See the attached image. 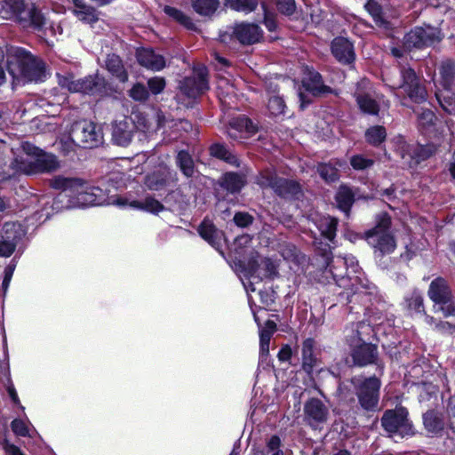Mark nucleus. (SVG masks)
<instances>
[{"label":"nucleus","instance_id":"f8f14e48","mask_svg":"<svg viewBox=\"0 0 455 455\" xmlns=\"http://www.w3.org/2000/svg\"><path fill=\"white\" fill-rule=\"evenodd\" d=\"M205 67H199L194 70L192 76L185 78L180 84V94L178 97H187L195 100L208 89Z\"/></svg>","mask_w":455,"mask_h":455},{"label":"nucleus","instance_id":"bf43d9fd","mask_svg":"<svg viewBox=\"0 0 455 455\" xmlns=\"http://www.w3.org/2000/svg\"><path fill=\"white\" fill-rule=\"evenodd\" d=\"M261 8L264 13V24L269 31H274L276 28L275 15L267 11L266 5L262 4Z\"/></svg>","mask_w":455,"mask_h":455},{"label":"nucleus","instance_id":"b1692460","mask_svg":"<svg viewBox=\"0 0 455 455\" xmlns=\"http://www.w3.org/2000/svg\"><path fill=\"white\" fill-rule=\"evenodd\" d=\"M315 340L312 339H307L302 343V368L307 373H311L319 363V359L315 349Z\"/></svg>","mask_w":455,"mask_h":455},{"label":"nucleus","instance_id":"9d476101","mask_svg":"<svg viewBox=\"0 0 455 455\" xmlns=\"http://www.w3.org/2000/svg\"><path fill=\"white\" fill-rule=\"evenodd\" d=\"M59 84L71 92L94 94L102 91L105 87V81L98 75L76 80L73 76H60Z\"/></svg>","mask_w":455,"mask_h":455},{"label":"nucleus","instance_id":"39448f33","mask_svg":"<svg viewBox=\"0 0 455 455\" xmlns=\"http://www.w3.org/2000/svg\"><path fill=\"white\" fill-rule=\"evenodd\" d=\"M391 219L384 213L378 217L376 226L365 233L367 243L374 249L375 252L381 255L392 253L396 242L390 232Z\"/></svg>","mask_w":455,"mask_h":455},{"label":"nucleus","instance_id":"f03ea898","mask_svg":"<svg viewBox=\"0 0 455 455\" xmlns=\"http://www.w3.org/2000/svg\"><path fill=\"white\" fill-rule=\"evenodd\" d=\"M7 70L14 84L39 82L44 79V64L28 51L12 46L7 50Z\"/></svg>","mask_w":455,"mask_h":455},{"label":"nucleus","instance_id":"423d86ee","mask_svg":"<svg viewBox=\"0 0 455 455\" xmlns=\"http://www.w3.org/2000/svg\"><path fill=\"white\" fill-rule=\"evenodd\" d=\"M352 384L355 388L361 407L366 411H374L378 407L379 398L380 380L376 377H354Z\"/></svg>","mask_w":455,"mask_h":455},{"label":"nucleus","instance_id":"a18cd8bd","mask_svg":"<svg viewBox=\"0 0 455 455\" xmlns=\"http://www.w3.org/2000/svg\"><path fill=\"white\" fill-rule=\"evenodd\" d=\"M267 108L271 115L276 116L284 112L285 104L281 97L274 95L268 100Z\"/></svg>","mask_w":455,"mask_h":455},{"label":"nucleus","instance_id":"20e7f679","mask_svg":"<svg viewBox=\"0 0 455 455\" xmlns=\"http://www.w3.org/2000/svg\"><path fill=\"white\" fill-rule=\"evenodd\" d=\"M0 15L13 20L23 28H40L44 23L43 14L34 5H27L23 0H4Z\"/></svg>","mask_w":455,"mask_h":455},{"label":"nucleus","instance_id":"4be33fe9","mask_svg":"<svg viewBox=\"0 0 455 455\" xmlns=\"http://www.w3.org/2000/svg\"><path fill=\"white\" fill-rule=\"evenodd\" d=\"M331 52L340 62L350 63L355 60L353 44L345 37L339 36L331 43Z\"/></svg>","mask_w":455,"mask_h":455},{"label":"nucleus","instance_id":"a211bd4d","mask_svg":"<svg viewBox=\"0 0 455 455\" xmlns=\"http://www.w3.org/2000/svg\"><path fill=\"white\" fill-rule=\"evenodd\" d=\"M305 419L313 427L325 423L329 417L328 407L319 399L312 398L304 405Z\"/></svg>","mask_w":455,"mask_h":455},{"label":"nucleus","instance_id":"4d7b16f0","mask_svg":"<svg viewBox=\"0 0 455 455\" xmlns=\"http://www.w3.org/2000/svg\"><path fill=\"white\" fill-rule=\"evenodd\" d=\"M12 430L17 435L20 436H26L28 435V426L26 421L15 419L12 421L11 424Z\"/></svg>","mask_w":455,"mask_h":455},{"label":"nucleus","instance_id":"f3484780","mask_svg":"<svg viewBox=\"0 0 455 455\" xmlns=\"http://www.w3.org/2000/svg\"><path fill=\"white\" fill-rule=\"evenodd\" d=\"M349 345L352 348V356L355 363L365 365L373 362L376 355V347L370 343L363 342L358 337V331L349 340Z\"/></svg>","mask_w":455,"mask_h":455},{"label":"nucleus","instance_id":"393cba45","mask_svg":"<svg viewBox=\"0 0 455 455\" xmlns=\"http://www.w3.org/2000/svg\"><path fill=\"white\" fill-rule=\"evenodd\" d=\"M198 232L203 239L219 250L223 233L217 229L212 221L204 220L199 226Z\"/></svg>","mask_w":455,"mask_h":455},{"label":"nucleus","instance_id":"473e14b6","mask_svg":"<svg viewBox=\"0 0 455 455\" xmlns=\"http://www.w3.org/2000/svg\"><path fill=\"white\" fill-rule=\"evenodd\" d=\"M452 91L453 89L443 88L435 92L436 99L443 109L451 115L455 114V100Z\"/></svg>","mask_w":455,"mask_h":455},{"label":"nucleus","instance_id":"f704fd0d","mask_svg":"<svg viewBox=\"0 0 455 455\" xmlns=\"http://www.w3.org/2000/svg\"><path fill=\"white\" fill-rule=\"evenodd\" d=\"M244 184L245 180L242 175L228 172L223 177L222 186L231 193L239 192Z\"/></svg>","mask_w":455,"mask_h":455},{"label":"nucleus","instance_id":"9b49d317","mask_svg":"<svg viewBox=\"0 0 455 455\" xmlns=\"http://www.w3.org/2000/svg\"><path fill=\"white\" fill-rule=\"evenodd\" d=\"M442 36L440 30L427 26L426 28H415L404 36V46L407 49L413 47L420 48L423 46L433 45L441 41Z\"/></svg>","mask_w":455,"mask_h":455},{"label":"nucleus","instance_id":"2f4dec72","mask_svg":"<svg viewBox=\"0 0 455 455\" xmlns=\"http://www.w3.org/2000/svg\"><path fill=\"white\" fill-rule=\"evenodd\" d=\"M316 226L321 232L322 235L329 241H332L336 235L337 220L330 216H323L320 218Z\"/></svg>","mask_w":455,"mask_h":455},{"label":"nucleus","instance_id":"5701e85b","mask_svg":"<svg viewBox=\"0 0 455 455\" xmlns=\"http://www.w3.org/2000/svg\"><path fill=\"white\" fill-rule=\"evenodd\" d=\"M137 59L141 66L155 71L163 69L166 65L164 58L151 49L142 48L138 50Z\"/></svg>","mask_w":455,"mask_h":455},{"label":"nucleus","instance_id":"f257e3e1","mask_svg":"<svg viewBox=\"0 0 455 455\" xmlns=\"http://www.w3.org/2000/svg\"><path fill=\"white\" fill-rule=\"evenodd\" d=\"M51 186L55 189L69 192V196L75 200L74 204L79 207L102 204L120 207L127 204L125 198L117 196H108L102 188L91 187L77 178L56 176L51 180Z\"/></svg>","mask_w":455,"mask_h":455},{"label":"nucleus","instance_id":"8fccbe9b","mask_svg":"<svg viewBox=\"0 0 455 455\" xmlns=\"http://www.w3.org/2000/svg\"><path fill=\"white\" fill-rule=\"evenodd\" d=\"M129 94L134 100L138 101L146 100L149 96L148 91L142 84H134Z\"/></svg>","mask_w":455,"mask_h":455},{"label":"nucleus","instance_id":"cd10ccee","mask_svg":"<svg viewBox=\"0 0 455 455\" xmlns=\"http://www.w3.org/2000/svg\"><path fill=\"white\" fill-rule=\"evenodd\" d=\"M74 4V14L82 21L86 23H93L98 20L96 10L86 4L84 0H71Z\"/></svg>","mask_w":455,"mask_h":455},{"label":"nucleus","instance_id":"72a5a7b5","mask_svg":"<svg viewBox=\"0 0 455 455\" xmlns=\"http://www.w3.org/2000/svg\"><path fill=\"white\" fill-rule=\"evenodd\" d=\"M250 268L253 273L258 271V268H262L264 273L263 275L265 277L274 278L277 275V266L274 261L270 259H263L260 263H258L257 260H252L250 262Z\"/></svg>","mask_w":455,"mask_h":455},{"label":"nucleus","instance_id":"c03bdc74","mask_svg":"<svg viewBox=\"0 0 455 455\" xmlns=\"http://www.w3.org/2000/svg\"><path fill=\"white\" fill-rule=\"evenodd\" d=\"M437 148L434 144L418 145L413 149V157L417 163H419L433 156Z\"/></svg>","mask_w":455,"mask_h":455},{"label":"nucleus","instance_id":"58836bf2","mask_svg":"<svg viewBox=\"0 0 455 455\" xmlns=\"http://www.w3.org/2000/svg\"><path fill=\"white\" fill-rule=\"evenodd\" d=\"M226 6L245 13L254 11L258 5L257 0H225Z\"/></svg>","mask_w":455,"mask_h":455},{"label":"nucleus","instance_id":"ddd939ff","mask_svg":"<svg viewBox=\"0 0 455 455\" xmlns=\"http://www.w3.org/2000/svg\"><path fill=\"white\" fill-rule=\"evenodd\" d=\"M429 298L436 304H439V310L444 316L455 315V307L450 304L451 291L447 283L443 278H436L430 283L428 289Z\"/></svg>","mask_w":455,"mask_h":455},{"label":"nucleus","instance_id":"de8ad7c7","mask_svg":"<svg viewBox=\"0 0 455 455\" xmlns=\"http://www.w3.org/2000/svg\"><path fill=\"white\" fill-rule=\"evenodd\" d=\"M365 9L372 16L377 24H382L384 22L382 17V10L379 4L372 0H370L369 2L366 3Z\"/></svg>","mask_w":455,"mask_h":455},{"label":"nucleus","instance_id":"6e6d98bb","mask_svg":"<svg viewBox=\"0 0 455 455\" xmlns=\"http://www.w3.org/2000/svg\"><path fill=\"white\" fill-rule=\"evenodd\" d=\"M165 80L160 76H155L148 81L149 90L154 94H158L163 92L165 87Z\"/></svg>","mask_w":455,"mask_h":455},{"label":"nucleus","instance_id":"13d9d810","mask_svg":"<svg viewBox=\"0 0 455 455\" xmlns=\"http://www.w3.org/2000/svg\"><path fill=\"white\" fill-rule=\"evenodd\" d=\"M419 123L422 127H427L434 124V120L435 119V114L429 109H422L420 113H419Z\"/></svg>","mask_w":455,"mask_h":455},{"label":"nucleus","instance_id":"1a4fd4ad","mask_svg":"<svg viewBox=\"0 0 455 455\" xmlns=\"http://www.w3.org/2000/svg\"><path fill=\"white\" fill-rule=\"evenodd\" d=\"M256 183L263 188H272L282 196H293L300 192V187L296 181L278 178L271 170L260 172L256 178Z\"/></svg>","mask_w":455,"mask_h":455},{"label":"nucleus","instance_id":"680f3d73","mask_svg":"<svg viewBox=\"0 0 455 455\" xmlns=\"http://www.w3.org/2000/svg\"><path fill=\"white\" fill-rule=\"evenodd\" d=\"M235 223L241 228H245L252 223V217L245 212H237L234 216Z\"/></svg>","mask_w":455,"mask_h":455},{"label":"nucleus","instance_id":"0eeeda50","mask_svg":"<svg viewBox=\"0 0 455 455\" xmlns=\"http://www.w3.org/2000/svg\"><path fill=\"white\" fill-rule=\"evenodd\" d=\"M381 425L391 437L403 438L413 435V428L408 419V411L403 407L387 410L381 418Z\"/></svg>","mask_w":455,"mask_h":455},{"label":"nucleus","instance_id":"ea45409f","mask_svg":"<svg viewBox=\"0 0 455 455\" xmlns=\"http://www.w3.org/2000/svg\"><path fill=\"white\" fill-rule=\"evenodd\" d=\"M387 132L383 126L376 125L369 128L365 132L366 140L371 145H379L386 139Z\"/></svg>","mask_w":455,"mask_h":455},{"label":"nucleus","instance_id":"7ed1b4c3","mask_svg":"<svg viewBox=\"0 0 455 455\" xmlns=\"http://www.w3.org/2000/svg\"><path fill=\"white\" fill-rule=\"evenodd\" d=\"M23 149L28 156L26 157H17L12 164L16 172L25 174L50 172L59 167L57 159L53 155L44 153L28 143L23 145Z\"/></svg>","mask_w":455,"mask_h":455},{"label":"nucleus","instance_id":"a19ab883","mask_svg":"<svg viewBox=\"0 0 455 455\" xmlns=\"http://www.w3.org/2000/svg\"><path fill=\"white\" fill-rule=\"evenodd\" d=\"M423 421L426 428L432 433L438 432L443 427L442 419L433 411H427L424 414Z\"/></svg>","mask_w":455,"mask_h":455},{"label":"nucleus","instance_id":"412c9836","mask_svg":"<svg viewBox=\"0 0 455 455\" xmlns=\"http://www.w3.org/2000/svg\"><path fill=\"white\" fill-rule=\"evenodd\" d=\"M232 34L243 44L258 43L262 37L260 28L252 23H239L232 28Z\"/></svg>","mask_w":455,"mask_h":455},{"label":"nucleus","instance_id":"774afa93","mask_svg":"<svg viewBox=\"0 0 455 455\" xmlns=\"http://www.w3.org/2000/svg\"><path fill=\"white\" fill-rule=\"evenodd\" d=\"M291 355H292V352H291V347L288 345H285L280 349L277 356L280 361L286 362L291 359Z\"/></svg>","mask_w":455,"mask_h":455},{"label":"nucleus","instance_id":"603ef678","mask_svg":"<svg viewBox=\"0 0 455 455\" xmlns=\"http://www.w3.org/2000/svg\"><path fill=\"white\" fill-rule=\"evenodd\" d=\"M350 164L355 170L362 171L371 167L373 164V161L363 156L356 155L351 157Z\"/></svg>","mask_w":455,"mask_h":455},{"label":"nucleus","instance_id":"49530a36","mask_svg":"<svg viewBox=\"0 0 455 455\" xmlns=\"http://www.w3.org/2000/svg\"><path fill=\"white\" fill-rule=\"evenodd\" d=\"M165 183L166 178L164 175L154 173L146 178V185L152 190H159Z\"/></svg>","mask_w":455,"mask_h":455},{"label":"nucleus","instance_id":"e433bc0d","mask_svg":"<svg viewBox=\"0 0 455 455\" xmlns=\"http://www.w3.org/2000/svg\"><path fill=\"white\" fill-rule=\"evenodd\" d=\"M211 155L225 160L227 163L232 164V165H239V162L237 157L233 155L230 151L228 150V148L221 145V144H214L210 148Z\"/></svg>","mask_w":455,"mask_h":455},{"label":"nucleus","instance_id":"3c124183","mask_svg":"<svg viewBox=\"0 0 455 455\" xmlns=\"http://www.w3.org/2000/svg\"><path fill=\"white\" fill-rule=\"evenodd\" d=\"M418 388L419 389V399L420 402L429 400L432 396H435L437 393V387L432 384L423 383Z\"/></svg>","mask_w":455,"mask_h":455},{"label":"nucleus","instance_id":"4468645a","mask_svg":"<svg viewBox=\"0 0 455 455\" xmlns=\"http://www.w3.org/2000/svg\"><path fill=\"white\" fill-rule=\"evenodd\" d=\"M355 97L362 112L368 115H378L379 111V106L377 101L378 97L371 92L368 80L363 79L358 84Z\"/></svg>","mask_w":455,"mask_h":455},{"label":"nucleus","instance_id":"dca6fc26","mask_svg":"<svg viewBox=\"0 0 455 455\" xmlns=\"http://www.w3.org/2000/svg\"><path fill=\"white\" fill-rule=\"evenodd\" d=\"M21 237L20 226L15 223H5L2 228L0 239V257H10Z\"/></svg>","mask_w":455,"mask_h":455},{"label":"nucleus","instance_id":"c85d7f7f","mask_svg":"<svg viewBox=\"0 0 455 455\" xmlns=\"http://www.w3.org/2000/svg\"><path fill=\"white\" fill-rule=\"evenodd\" d=\"M105 67L108 71L116 77L120 82H126L128 75L124 68L119 56L116 54H108L105 60Z\"/></svg>","mask_w":455,"mask_h":455},{"label":"nucleus","instance_id":"6e6552de","mask_svg":"<svg viewBox=\"0 0 455 455\" xmlns=\"http://www.w3.org/2000/svg\"><path fill=\"white\" fill-rule=\"evenodd\" d=\"M70 139L82 148H94L103 140L101 129L93 122L82 120L76 122L70 130Z\"/></svg>","mask_w":455,"mask_h":455},{"label":"nucleus","instance_id":"4c0bfd02","mask_svg":"<svg viewBox=\"0 0 455 455\" xmlns=\"http://www.w3.org/2000/svg\"><path fill=\"white\" fill-rule=\"evenodd\" d=\"M219 4V0H193L192 2L195 11L205 16L212 14L217 10Z\"/></svg>","mask_w":455,"mask_h":455},{"label":"nucleus","instance_id":"a878e982","mask_svg":"<svg viewBox=\"0 0 455 455\" xmlns=\"http://www.w3.org/2000/svg\"><path fill=\"white\" fill-rule=\"evenodd\" d=\"M121 197L127 200V204L124 207L141 210L153 214H158L164 210V204L152 196H147L143 201L132 200L126 196Z\"/></svg>","mask_w":455,"mask_h":455},{"label":"nucleus","instance_id":"e2e57ef3","mask_svg":"<svg viewBox=\"0 0 455 455\" xmlns=\"http://www.w3.org/2000/svg\"><path fill=\"white\" fill-rule=\"evenodd\" d=\"M15 267H16V264L12 262L4 268V280H3V283H2V287H3L4 292H6L7 289L10 285Z\"/></svg>","mask_w":455,"mask_h":455},{"label":"nucleus","instance_id":"79ce46f5","mask_svg":"<svg viewBox=\"0 0 455 455\" xmlns=\"http://www.w3.org/2000/svg\"><path fill=\"white\" fill-rule=\"evenodd\" d=\"M177 163L185 176L191 177L194 174V162L188 153L180 151L177 156Z\"/></svg>","mask_w":455,"mask_h":455},{"label":"nucleus","instance_id":"0e129e2a","mask_svg":"<svg viewBox=\"0 0 455 455\" xmlns=\"http://www.w3.org/2000/svg\"><path fill=\"white\" fill-rule=\"evenodd\" d=\"M408 305L416 311H421L423 307V299L421 295L419 292H413L411 299H408Z\"/></svg>","mask_w":455,"mask_h":455},{"label":"nucleus","instance_id":"864d4df0","mask_svg":"<svg viewBox=\"0 0 455 455\" xmlns=\"http://www.w3.org/2000/svg\"><path fill=\"white\" fill-rule=\"evenodd\" d=\"M278 11L284 15L291 16L296 11L295 0H276Z\"/></svg>","mask_w":455,"mask_h":455},{"label":"nucleus","instance_id":"2eb2a0df","mask_svg":"<svg viewBox=\"0 0 455 455\" xmlns=\"http://www.w3.org/2000/svg\"><path fill=\"white\" fill-rule=\"evenodd\" d=\"M403 84L401 88L407 93L409 98L415 102H421L427 100V91L420 85L419 78L411 68L402 70Z\"/></svg>","mask_w":455,"mask_h":455},{"label":"nucleus","instance_id":"338daca9","mask_svg":"<svg viewBox=\"0 0 455 455\" xmlns=\"http://www.w3.org/2000/svg\"><path fill=\"white\" fill-rule=\"evenodd\" d=\"M451 428L455 432V395L451 397L448 406Z\"/></svg>","mask_w":455,"mask_h":455},{"label":"nucleus","instance_id":"052dcab7","mask_svg":"<svg viewBox=\"0 0 455 455\" xmlns=\"http://www.w3.org/2000/svg\"><path fill=\"white\" fill-rule=\"evenodd\" d=\"M327 267H329V272L332 275V277L335 281V283L339 286L343 288H347L348 280L342 275V274H339L335 271L336 267L331 264L327 263Z\"/></svg>","mask_w":455,"mask_h":455},{"label":"nucleus","instance_id":"09e8293b","mask_svg":"<svg viewBox=\"0 0 455 455\" xmlns=\"http://www.w3.org/2000/svg\"><path fill=\"white\" fill-rule=\"evenodd\" d=\"M318 172L326 181H334L338 179L337 169L330 164H320Z\"/></svg>","mask_w":455,"mask_h":455},{"label":"nucleus","instance_id":"c9c22d12","mask_svg":"<svg viewBox=\"0 0 455 455\" xmlns=\"http://www.w3.org/2000/svg\"><path fill=\"white\" fill-rule=\"evenodd\" d=\"M336 201L340 210L347 212L354 202V194L347 187H340L337 195Z\"/></svg>","mask_w":455,"mask_h":455},{"label":"nucleus","instance_id":"69168bd1","mask_svg":"<svg viewBox=\"0 0 455 455\" xmlns=\"http://www.w3.org/2000/svg\"><path fill=\"white\" fill-rule=\"evenodd\" d=\"M335 263L337 264H343V265H346L347 267H351L352 268V272L355 273L356 272V267H357V263H356V260L353 257V256H346L344 258H337Z\"/></svg>","mask_w":455,"mask_h":455},{"label":"nucleus","instance_id":"5fc2aeb1","mask_svg":"<svg viewBox=\"0 0 455 455\" xmlns=\"http://www.w3.org/2000/svg\"><path fill=\"white\" fill-rule=\"evenodd\" d=\"M217 88L219 90V96L220 97L221 100H226L228 96L235 93L233 85L223 78L219 80Z\"/></svg>","mask_w":455,"mask_h":455},{"label":"nucleus","instance_id":"7c9ffc66","mask_svg":"<svg viewBox=\"0 0 455 455\" xmlns=\"http://www.w3.org/2000/svg\"><path fill=\"white\" fill-rule=\"evenodd\" d=\"M441 85L443 88L453 89L455 82V63L445 60L440 67Z\"/></svg>","mask_w":455,"mask_h":455},{"label":"nucleus","instance_id":"c756f323","mask_svg":"<svg viewBox=\"0 0 455 455\" xmlns=\"http://www.w3.org/2000/svg\"><path fill=\"white\" fill-rule=\"evenodd\" d=\"M276 324L273 321H267L266 326L259 332V355L260 358L267 357L269 353V343L273 333L275 331Z\"/></svg>","mask_w":455,"mask_h":455},{"label":"nucleus","instance_id":"37998d69","mask_svg":"<svg viewBox=\"0 0 455 455\" xmlns=\"http://www.w3.org/2000/svg\"><path fill=\"white\" fill-rule=\"evenodd\" d=\"M164 12L170 17H172L173 20L178 21L180 24L183 25L184 27L188 28H193L194 24L191 20V19L187 16L185 13H183L181 11L171 7V6H164Z\"/></svg>","mask_w":455,"mask_h":455},{"label":"nucleus","instance_id":"aec40b11","mask_svg":"<svg viewBox=\"0 0 455 455\" xmlns=\"http://www.w3.org/2000/svg\"><path fill=\"white\" fill-rule=\"evenodd\" d=\"M257 131V126L249 118L240 116L230 123L228 135L233 140H240L255 134Z\"/></svg>","mask_w":455,"mask_h":455},{"label":"nucleus","instance_id":"6ab92c4d","mask_svg":"<svg viewBox=\"0 0 455 455\" xmlns=\"http://www.w3.org/2000/svg\"><path fill=\"white\" fill-rule=\"evenodd\" d=\"M134 131L135 124L132 119L124 116L116 120L112 124V140L116 145L126 147L132 141Z\"/></svg>","mask_w":455,"mask_h":455},{"label":"nucleus","instance_id":"bb28decb","mask_svg":"<svg viewBox=\"0 0 455 455\" xmlns=\"http://www.w3.org/2000/svg\"><path fill=\"white\" fill-rule=\"evenodd\" d=\"M302 84L306 90L313 95H320L328 91V87L323 84L320 74L314 70H307Z\"/></svg>","mask_w":455,"mask_h":455}]
</instances>
